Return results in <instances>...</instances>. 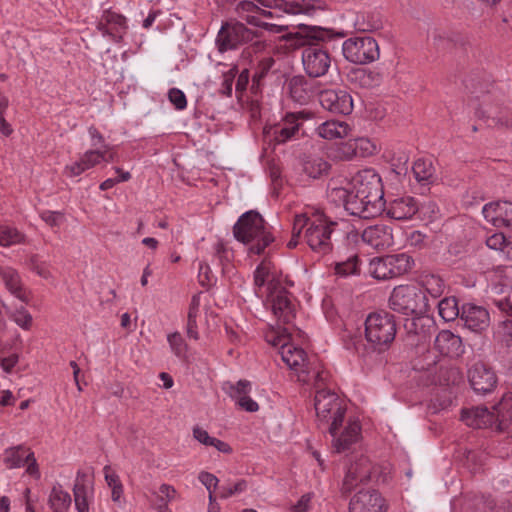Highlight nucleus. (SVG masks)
Returning a JSON list of instances; mask_svg holds the SVG:
<instances>
[{
	"instance_id": "17",
	"label": "nucleus",
	"mask_w": 512,
	"mask_h": 512,
	"mask_svg": "<svg viewBox=\"0 0 512 512\" xmlns=\"http://www.w3.org/2000/svg\"><path fill=\"white\" fill-rule=\"evenodd\" d=\"M287 90L291 99L301 105L309 103L319 95L316 83L303 75H294L287 81Z\"/></svg>"
},
{
	"instance_id": "59",
	"label": "nucleus",
	"mask_w": 512,
	"mask_h": 512,
	"mask_svg": "<svg viewBox=\"0 0 512 512\" xmlns=\"http://www.w3.org/2000/svg\"><path fill=\"white\" fill-rule=\"evenodd\" d=\"M505 241H506V236L501 232H497V233L492 234L491 236H489L486 239V245L490 249H493L496 251H502Z\"/></svg>"
},
{
	"instance_id": "28",
	"label": "nucleus",
	"mask_w": 512,
	"mask_h": 512,
	"mask_svg": "<svg viewBox=\"0 0 512 512\" xmlns=\"http://www.w3.org/2000/svg\"><path fill=\"white\" fill-rule=\"evenodd\" d=\"M235 78V94L236 97L241 100L249 84V69L247 67L240 68L238 65H233L229 71L226 72V97L232 95V85Z\"/></svg>"
},
{
	"instance_id": "52",
	"label": "nucleus",
	"mask_w": 512,
	"mask_h": 512,
	"mask_svg": "<svg viewBox=\"0 0 512 512\" xmlns=\"http://www.w3.org/2000/svg\"><path fill=\"white\" fill-rule=\"evenodd\" d=\"M81 156L83 157V159L86 162V167H89V169H91V168L99 165L101 162H103V157H104L100 148L87 150Z\"/></svg>"
},
{
	"instance_id": "41",
	"label": "nucleus",
	"mask_w": 512,
	"mask_h": 512,
	"mask_svg": "<svg viewBox=\"0 0 512 512\" xmlns=\"http://www.w3.org/2000/svg\"><path fill=\"white\" fill-rule=\"evenodd\" d=\"M2 307L5 309L7 316L19 327L24 330H29L31 328L33 317L25 307L21 306L20 308L11 310L4 302H2Z\"/></svg>"
},
{
	"instance_id": "58",
	"label": "nucleus",
	"mask_w": 512,
	"mask_h": 512,
	"mask_svg": "<svg viewBox=\"0 0 512 512\" xmlns=\"http://www.w3.org/2000/svg\"><path fill=\"white\" fill-rule=\"evenodd\" d=\"M168 342L174 352H183L189 348L188 344L184 342L182 335L178 332L169 334Z\"/></svg>"
},
{
	"instance_id": "48",
	"label": "nucleus",
	"mask_w": 512,
	"mask_h": 512,
	"mask_svg": "<svg viewBox=\"0 0 512 512\" xmlns=\"http://www.w3.org/2000/svg\"><path fill=\"white\" fill-rule=\"evenodd\" d=\"M198 478L209 492V501H215L216 495L214 493L219 482L218 478L208 472H201Z\"/></svg>"
},
{
	"instance_id": "27",
	"label": "nucleus",
	"mask_w": 512,
	"mask_h": 512,
	"mask_svg": "<svg viewBox=\"0 0 512 512\" xmlns=\"http://www.w3.org/2000/svg\"><path fill=\"white\" fill-rule=\"evenodd\" d=\"M254 284L257 293H270L280 287V282L276 280L274 273L271 271V262L263 260L254 272Z\"/></svg>"
},
{
	"instance_id": "62",
	"label": "nucleus",
	"mask_w": 512,
	"mask_h": 512,
	"mask_svg": "<svg viewBox=\"0 0 512 512\" xmlns=\"http://www.w3.org/2000/svg\"><path fill=\"white\" fill-rule=\"evenodd\" d=\"M25 464H27L26 472L29 475L35 477L36 479L40 478L39 468L33 452L27 453Z\"/></svg>"
},
{
	"instance_id": "10",
	"label": "nucleus",
	"mask_w": 512,
	"mask_h": 512,
	"mask_svg": "<svg viewBox=\"0 0 512 512\" xmlns=\"http://www.w3.org/2000/svg\"><path fill=\"white\" fill-rule=\"evenodd\" d=\"M301 61L305 74L313 79L325 76L332 64L329 51L318 43L302 50Z\"/></svg>"
},
{
	"instance_id": "39",
	"label": "nucleus",
	"mask_w": 512,
	"mask_h": 512,
	"mask_svg": "<svg viewBox=\"0 0 512 512\" xmlns=\"http://www.w3.org/2000/svg\"><path fill=\"white\" fill-rule=\"evenodd\" d=\"M438 314L445 321H454L461 317V310L455 297H445L438 303Z\"/></svg>"
},
{
	"instance_id": "4",
	"label": "nucleus",
	"mask_w": 512,
	"mask_h": 512,
	"mask_svg": "<svg viewBox=\"0 0 512 512\" xmlns=\"http://www.w3.org/2000/svg\"><path fill=\"white\" fill-rule=\"evenodd\" d=\"M236 240L247 246L250 254L260 255L274 242V236L259 212L249 210L243 213L233 226Z\"/></svg>"
},
{
	"instance_id": "1",
	"label": "nucleus",
	"mask_w": 512,
	"mask_h": 512,
	"mask_svg": "<svg viewBox=\"0 0 512 512\" xmlns=\"http://www.w3.org/2000/svg\"><path fill=\"white\" fill-rule=\"evenodd\" d=\"M324 383L315 386L314 407L318 426L327 429L332 437L333 449L340 453L356 443L361 435V426L357 419H348L345 424L346 409L340 398L330 390L322 388Z\"/></svg>"
},
{
	"instance_id": "18",
	"label": "nucleus",
	"mask_w": 512,
	"mask_h": 512,
	"mask_svg": "<svg viewBox=\"0 0 512 512\" xmlns=\"http://www.w3.org/2000/svg\"><path fill=\"white\" fill-rule=\"evenodd\" d=\"M482 214L493 226L512 229V202L497 201L487 203L482 208Z\"/></svg>"
},
{
	"instance_id": "54",
	"label": "nucleus",
	"mask_w": 512,
	"mask_h": 512,
	"mask_svg": "<svg viewBox=\"0 0 512 512\" xmlns=\"http://www.w3.org/2000/svg\"><path fill=\"white\" fill-rule=\"evenodd\" d=\"M476 512H489L495 507V502L490 496H475L473 504Z\"/></svg>"
},
{
	"instance_id": "21",
	"label": "nucleus",
	"mask_w": 512,
	"mask_h": 512,
	"mask_svg": "<svg viewBox=\"0 0 512 512\" xmlns=\"http://www.w3.org/2000/svg\"><path fill=\"white\" fill-rule=\"evenodd\" d=\"M460 320L469 330L481 332L489 326L490 318L485 308L468 303L462 306Z\"/></svg>"
},
{
	"instance_id": "50",
	"label": "nucleus",
	"mask_w": 512,
	"mask_h": 512,
	"mask_svg": "<svg viewBox=\"0 0 512 512\" xmlns=\"http://www.w3.org/2000/svg\"><path fill=\"white\" fill-rule=\"evenodd\" d=\"M409 155L406 152H399V155H393L390 159L393 170L397 174H405L408 170Z\"/></svg>"
},
{
	"instance_id": "37",
	"label": "nucleus",
	"mask_w": 512,
	"mask_h": 512,
	"mask_svg": "<svg viewBox=\"0 0 512 512\" xmlns=\"http://www.w3.org/2000/svg\"><path fill=\"white\" fill-rule=\"evenodd\" d=\"M71 496L60 485L54 486L50 492L48 503L54 512H67L71 505Z\"/></svg>"
},
{
	"instance_id": "61",
	"label": "nucleus",
	"mask_w": 512,
	"mask_h": 512,
	"mask_svg": "<svg viewBox=\"0 0 512 512\" xmlns=\"http://www.w3.org/2000/svg\"><path fill=\"white\" fill-rule=\"evenodd\" d=\"M88 133L91 137V146L94 147V149H103V145H107L105 143L103 135L97 130L96 127L90 126L88 128Z\"/></svg>"
},
{
	"instance_id": "30",
	"label": "nucleus",
	"mask_w": 512,
	"mask_h": 512,
	"mask_svg": "<svg viewBox=\"0 0 512 512\" xmlns=\"http://www.w3.org/2000/svg\"><path fill=\"white\" fill-rule=\"evenodd\" d=\"M265 341L273 348L284 350L289 346L286 352H305V348L290 345L291 336L286 332L285 329L281 328H270L265 332Z\"/></svg>"
},
{
	"instance_id": "35",
	"label": "nucleus",
	"mask_w": 512,
	"mask_h": 512,
	"mask_svg": "<svg viewBox=\"0 0 512 512\" xmlns=\"http://www.w3.org/2000/svg\"><path fill=\"white\" fill-rule=\"evenodd\" d=\"M462 346L461 337L452 333L450 330L440 331L435 339L437 352H457Z\"/></svg>"
},
{
	"instance_id": "25",
	"label": "nucleus",
	"mask_w": 512,
	"mask_h": 512,
	"mask_svg": "<svg viewBox=\"0 0 512 512\" xmlns=\"http://www.w3.org/2000/svg\"><path fill=\"white\" fill-rule=\"evenodd\" d=\"M304 112L287 113L282 122L272 129L274 140L280 144L290 140L299 130V120L304 119Z\"/></svg>"
},
{
	"instance_id": "12",
	"label": "nucleus",
	"mask_w": 512,
	"mask_h": 512,
	"mask_svg": "<svg viewBox=\"0 0 512 512\" xmlns=\"http://www.w3.org/2000/svg\"><path fill=\"white\" fill-rule=\"evenodd\" d=\"M298 29L297 32L288 33L283 36L287 48L291 50L304 49L308 45L314 44V41L324 42L330 40L333 36L331 30L320 26L300 24Z\"/></svg>"
},
{
	"instance_id": "38",
	"label": "nucleus",
	"mask_w": 512,
	"mask_h": 512,
	"mask_svg": "<svg viewBox=\"0 0 512 512\" xmlns=\"http://www.w3.org/2000/svg\"><path fill=\"white\" fill-rule=\"evenodd\" d=\"M330 169V164L320 157L308 158L303 163L304 173L312 179H318L326 175Z\"/></svg>"
},
{
	"instance_id": "40",
	"label": "nucleus",
	"mask_w": 512,
	"mask_h": 512,
	"mask_svg": "<svg viewBox=\"0 0 512 512\" xmlns=\"http://www.w3.org/2000/svg\"><path fill=\"white\" fill-rule=\"evenodd\" d=\"M28 452L31 451L22 445L8 448L4 452V463L9 469L20 468L25 465Z\"/></svg>"
},
{
	"instance_id": "43",
	"label": "nucleus",
	"mask_w": 512,
	"mask_h": 512,
	"mask_svg": "<svg viewBox=\"0 0 512 512\" xmlns=\"http://www.w3.org/2000/svg\"><path fill=\"white\" fill-rule=\"evenodd\" d=\"M355 26L359 31L372 32L382 27V22L378 15L364 13L357 17Z\"/></svg>"
},
{
	"instance_id": "56",
	"label": "nucleus",
	"mask_w": 512,
	"mask_h": 512,
	"mask_svg": "<svg viewBox=\"0 0 512 512\" xmlns=\"http://www.w3.org/2000/svg\"><path fill=\"white\" fill-rule=\"evenodd\" d=\"M41 219L51 227H58L64 220L63 213L59 211H43L40 213Z\"/></svg>"
},
{
	"instance_id": "29",
	"label": "nucleus",
	"mask_w": 512,
	"mask_h": 512,
	"mask_svg": "<svg viewBox=\"0 0 512 512\" xmlns=\"http://www.w3.org/2000/svg\"><path fill=\"white\" fill-rule=\"evenodd\" d=\"M254 33L240 22L226 21V50L235 49L238 46L252 41Z\"/></svg>"
},
{
	"instance_id": "13",
	"label": "nucleus",
	"mask_w": 512,
	"mask_h": 512,
	"mask_svg": "<svg viewBox=\"0 0 512 512\" xmlns=\"http://www.w3.org/2000/svg\"><path fill=\"white\" fill-rule=\"evenodd\" d=\"M373 471V465L365 455H355L349 462L343 480V490L350 492L358 484L368 481Z\"/></svg>"
},
{
	"instance_id": "8",
	"label": "nucleus",
	"mask_w": 512,
	"mask_h": 512,
	"mask_svg": "<svg viewBox=\"0 0 512 512\" xmlns=\"http://www.w3.org/2000/svg\"><path fill=\"white\" fill-rule=\"evenodd\" d=\"M282 362L299 382L317 385L325 383L328 372L322 369L317 354H280Z\"/></svg>"
},
{
	"instance_id": "11",
	"label": "nucleus",
	"mask_w": 512,
	"mask_h": 512,
	"mask_svg": "<svg viewBox=\"0 0 512 512\" xmlns=\"http://www.w3.org/2000/svg\"><path fill=\"white\" fill-rule=\"evenodd\" d=\"M351 188L364 194L368 200L385 205L384 191L381 177L373 169H365L356 173L351 182L348 183Z\"/></svg>"
},
{
	"instance_id": "63",
	"label": "nucleus",
	"mask_w": 512,
	"mask_h": 512,
	"mask_svg": "<svg viewBox=\"0 0 512 512\" xmlns=\"http://www.w3.org/2000/svg\"><path fill=\"white\" fill-rule=\"evenodd\" d=\"M493 304L501 313L507 316H512V302L509 298L504 297L501 299H495L493 300Z\"/></svg>"
},
{
	"instance_id": "2",
	"label": "nucleus",
	"mask_w": 512,
	"mask_h": 512,
	"mask_svg": "<svg viewBox=\"0 0 512 512\" xmlns=\"http://www.w3.org/2000/svg\"><path fill=\"white\" fill-rule=\"evenodd\" d=\"M426 285V289L416 285L396 286L389 297L390 309L406 316L424 315L429 309L426 292L434 298L438 297L442 293L443 282L432 276L426 280Z\"/></svg>"
},
{
	"instance_id": "6",
	"label": "nucleus",
	"mask_w": 512,
	"mask_h": 512,
	"mask_svg": "<svg viewBox=\"0 0 512 512\" xmlns=\"http://www.w3.org/2000/svg\"><path fill=\"white\" fill-rule=\"evenodd\" d=\"M512 417V394L505 395L490 411L486 407H475L463 410L461 419L472 428H495L498 431L507 429Z\"/></svg>"
},
{
	"instance_id": "9",
	"label": "nucleus",
	"mask_w": 512,
	"mask_h": 512,
	"mask_svg": "<svg viewBox=\"0 0 512 512\" xmlns=\"http://www.w3.org/2000/svg\"><path fill=\"white\" fill-rule=\"evenodd\" d=\"M344 58L353 64L365 65L379 58L377 41L370 36H356L346 39L342 44Z\"/></svg>"
},
{
	"instance_id": "60",
	"label": "nucleus",
	"mask_w": 512,
	"mask_h": 512,
	"mask_svg": "<svg viewBox=\"0 0 512 512\" xmlns=\"http://www.w3.org/2000/svg\"><path fill=\"white\" fill-rule=\"evenodd\" d=\"M235 405L239 409L250 413H254L259 410L258 403L254 401L249 395L247 397L239 398V401H237Z\"/></svg>"
},
{
	"instance_id": "24",
	"label": "nucleus",
	"mask_w": 512,
	"mask_h": 512,
	"mask_svg": "<svg viewBox=\"0 0 512 512\" xmlns=\"http://www.w3.org/2000/svg\"><path fill=\"white\" fill-rule=\"evenodd\" d=\"M73 493L77 511L89 512V500L93 495V486L91 478L86 473L78 471Z\"/></svg>"
},
{
	"instance_id": "32",
	"label": "nucleus",
	"mask_w": 512,
	"mask_h": 512,
	"mask_svg": "<svg viewBox=\"0 0 512 512\" xmlns=\"http://www.w3.org/2000/svg\"><path fill=\"white\" fill-rule=\"evenodd\" d=\"M363 261L358 254H351L346 259L336 261L333 264L334 275L338 278L360 276Z\"/></svg>"
},
{
	"instance_id": "14",
	"label": "nucleus",
	"mask_w": 512,
	"mask_h": 512,
	"mask_svg": "<svg viewBox=\"0 0 512 512\" xmlns=\"http://www.w3.org/2000/svg\"><path fill=\"white\" fill-rule=\"evenodd\" d=\"M427 207L434 212L436 204L428 202L425 206L420 208L419 203L414 197L403 196L392 200L387 207L384 206V211L387 216L395 220H408L411 219L420 209Z\"/></svg>"
},
{
	"instance_id": "42",
	"label": "nucleus",
	"mask_w": 512,
	"mask_h": 512,
	"mask_svg": "<svg viewBox=\"0 0 512 512\" xmlns=\"http://www.w3.org/2000/svg\"><path fill=\"white\" fill-rule=\"evenodd\" d=\"M25 240L24 235L16 228L10 226H0V245L8 247L16 244L23 243Z\"/></svg>"
},
{
	"instance_id": "46",
	"label": "nucleus",
	"mask_w": 512,
	"mask_h": 512,
	"mask_svg": "<svg viewBox=\"0 0 512 512\" xmlns=\"http://www.w3.org/2000/svg\"><path fill=\"white\" fill-rule=\"evenodd\" d=\"M194 438L204 445L216 447L219 451H224V443L216 438L210 437L206 430L195 427L193 429Z\"/></svg>"
},
{
	"instance_id": "22",
	"label": "nucleus",
	"mask_w": 512,
	"mask_h": 512,
	"mask_svg": "<svg viewBox=\"0 0 512 512\" xmlns=\"http://www.w3.org/2000/svg\"><path fill=\"white\" fill-rule=\"evenodd\" d=\"M274 315L284 323H289L293 319V305L288 297V292L283 287H278L267 294Z\"/></svg>"
},
{
	"instance_id": "7",
	"label": "nucleus",
	"mask_w": 512,
	"mask_h": 512,
	"mask_svg": "<svg viewBox=\"0 0 512 512\" xmlns=\"http://www.w3.org/2000/svg\"><path fill=\"white\" fill-rule=\"evenodd\" d=\"M327 197L335 205L343 206L350 215L362 219L374 218L384 211L381 203L368 200L364 194L360 196V193L349 185L329 186Z\"/></svg>"
},
{
	"instance_id": "16",
	"label": "nucleus",
	"mask_w": 512,
	"mask_h": 512,
	"mask_svg": "<svg viewBox=\"0 0 512 512\" xmlns=\"http://www.w3.org/2000/svg\"><path fill=\"white\" fill-rule=\"evenodd\" d=\"M384 499L374 489L358 491L350 500L349 512H385Z\"/></svg>"
},
{
	"instance_id": "19",
	"label": "nucleus",
	"mask_w": 512,
	"mask_h": 512,
	"mask_svg": "<svg viewBox=\"0 0 512 512\" xmlns=\"http://www.w3.org/2000/svg\"><path fill=\"white\" fill-rule=\"evenodd\" d=\"M468 379L477 393H488L496 386L495 372L482 362L475 363L468 371Z\"/></svg>"
},
{
	"instance_id": "55",
	"label": "nucleus",
	"mask_w": 512,
	"mask_h": 512,
	"mask_svg": "<svg viewBox=\"0 0 512 512\" xmlns=\"http://www.w3.org/2000/svg\"><path fill=\"white\" fill-rule=\"evenodd\" d=\"M198 280L203 287L211 286L215 282V277L210 267L202 262H199Z\"/></svg>"
},
{
	"instance_id": "20",
	"label": "nucleus",
	"mask_w": 512,
	"mask_h": 512,
	"mask_svg": "<svg viewBox=\"0 0 512 512\" xmlns=\"http://www.w3.org/2000/svg\"><path fill=\"white\" fill-rule=\"evenodd\" d=\"M127 28L126 18L110 9L103 12L97 24V29L102 32L103 35H108L115 42L122 40Z\"/></svg>"
},
{
	"instance_id": "49",
	"label": "nucleus",
	"mask_w": 512,
	"mask_h": 512,
	"mask_svg": "<svg viewBox=\"0 0 512 512\" xmlns=\"http://www.w3.org/2000/svg\"><path fill=\"white\" fill-rule=\"evenodd\" d=\"M89 170V167H86V162L85 160L83 159L82 156H80V158L70 164H67L65 167H64V175L67 176V177H77V176H80L82 173H84L85 171Z\"/></svg>"
},
{
	"instance_id": "15",
	"label": "nucleus",
	"mask_w": 512,
	"mask_h": 512,
	"mask_svg": "<svg viewBox=\"0 0 512 512\" xmlns=\"http://www.w3.org/2000/svg\"><path fill=\"white\" fill-rule=\"evenodd\" d=\"M319 102L325 110L335 114L348 115L353 110L352 96L345 90L320 91Z\"/></svg>"
},
{
	"instance_id": "26",
	"label": "nucleus",
	"mask_w": 512,
	"mask_h": 512,
	"mask_svg": "<svg viewBox=\"0 0 512 512\" xmlns=\"http://www.w3.org/2000/svg\"><path fill=\"white\" fill-rule=\"evenodd\" d=\"M0 278L6 289L24 303L29 302V295L22 283L18 271L10 266L0 265Z\"/></svg>"
},
{
	"instance_id": "23",
	"label": "nucleus",
	"mask_w": 512,
	"mask_h": 512,
	"mask_svg": "<svg viewBox=\"0 0 512 512\" xmlns=\"http://www.w3.org/2000/svg\"><path fill=\"white\" fill-rule=\"evenodd\" d=\"M362 240L376 249L389 248L394 244L392 228L382 224L369 226L364 229Z\"/></svg>"
},
{
	"instance_id": "47",
	"label": "nucleus",
	"mask_w": 512,
	"mask_h": 512,
	"mask_svg": "<svg viewBox=\"0 0 512 512\" xmlns=\"http://www.w3.org/2000/svg\"><path fill=\"white\" fill-rule=\"evenodd\" d=\"M27 267L42 278H49L50 272L45 262L41 261L38 255H32L26 262Z\"/></svg>"
},
{
	"instance_id": "33",
	"label": "nucleus",
	"mask_w": 512,
	"mask_h": 512,
	"mask_svg": "<svg viewBox=\"0 0 512 512\" xmlns=\"http://www.w3.org/2000/svg\"><path fill=\"white\" fill-rule=\"evenodd\" d=\"M351 127L345 121L329 120L320 124L317 133L327 140L342 139L349 136Z\"/></svg>"
},
{
	"instance_id": "57",
	"label": "nucleus",
	"mask_w": 512,
	"mask_h": 512,
	"mask_svg": "<svg viewBox=\"0 0 512 512\" xmlns=\"http://www.w3.org/2000/svg\"><path fill=\"white\" fill-rule=\"evenodd\" d=\"M176 496V490L167 484H162L156 493V502L168 504Z\"/></svg>"
},
{
	"instance_id": "64",
	"label": "nucleus",
	"mask_w": 512,
	"mask_h": 512,
	"mask_svg": "<svg viewBox=\"0 0 512 512\" xmlns=\"http://www.w3.org/2000/svg\"><path fill=\"white\" fill-rule=\"evenodd\" d=\"M501 328H502L503 341H505L507 346H509L510 343H512V320L511 319L504 320L502 322Z\"/></svg>"
},
{
	"instance_id": "53",
	"label": "nucleus",
	"mask_w": 512,
	"mask_h": 512,
	"mask_svg": "<svg viewBox=\"0 0 512 512\" xmlns=\"http://www.w3.org/2000/svg\"><path fill=\"white\" fill-rule=\"evenodd\" d=\"M368 69L354 68L349 74L348 78L350 82L359 85L360 87L367 88Z\"/></svg>"
},
{
	"instance_id": "36",
	"label": "nucleus",
	"mask_w": 512,
	"mask_h": 512,
	"mask_svg": "<svg viewBox=\"0 0 512 512\" xmlns=\"http://www.w3.org/2000/svg\"><path fill=\"white\" fill-rule=\"evenodd\" d=\"M412 171L417 182L422 185H429L435 180V168L429 159H417L412 166Z\"/></svg>"
},
{
	"instance_id": "3",
	"label": "nucleus",
	"mask_w": 512,
	"mask_h": 512,
	"mask_svg": "<svg viewBox=\"0 0 512 512\" xmlns=\"http://www.w3.org/2000/svg\"><path fill=\"white\" fill-rule=\"evenodd\" d=\"M336 226L337 223L323 212H316L312 216L296 215L297 233H303V241L314 253L321 256L333 250L332 233Z\"/></svg>"
},
{
	"instance_id": "31",
	"label": "nucleus",
	"mask_w": 512,
	"mask_h": 512,
	"mask_svg": "<svg viewBox=\"0 0 512 512\" xmlns=\"http://www.w3.org/2000/svg\"><path fill=\"white\" fill-rule=\"evenodd\" d=\"M237 15L250 24L262 26L259 23L257 14L265 17H272V12L259 8L253 1L243 0L232 4Z\"/></svg>"
},
{
	"instance_id": "51",
	"label": "nucleus",
	"mask_w": 512,
	"mask_h": 512,
	"mask_svg": "<svg viewBox=\"0 0 512 512\" xmlns=\"http://www.w3.org/2000/svg\"><path fill=\"white\" fill-rule=\"evenodd\" d=\"M168 99L177 110H183L187 106V99L184 92L178 88H171L168 91Z\"/></svg>"
},
{
	"instance_id": "5",
	"label": "nucleus",
	"mask_w": 512,
	"mask_h": 512,
	"mask_svg": "<svg viewBox=\"0 0 512 512\" xmlns=\"http://www.w3.org/2000/svg\"><path fill=\"white\" fill-rule=\"evenodd\" d=\"M366 348L374 352H387L394 349L397 342L395 316L387 311L371 312L365 319Z\"/></svg>"
},
{
	"instance_id": "45",
	"label": "nucleus",
	"mask_w": 512,
	"mask_h": 512,
	"mask_svg": "<svg viewBox=\"0 0 512 512\" xmlns=\"http://www.w3.org/2000/svg\"><path fill=\"white\" fill-rule=\"evenodd\" d=\"M252 389V384L248 380H239L235 385L230 386L229 396L236 403L239 398L247 397Z\"/></svg>"
},
{
	"instance_id": "34",
	"label": "nucleus",
	"mask_w": 512,
	"mask_h": 512,
	"mask_svg": "<svg viewBox=\"0 0 512 512\" xmlns=\"http://www.w3.org/2000/svg\"><path fill=\"white\" fill-rule=\"evenodd\" d=\"M384 259L392 278L408 273L414 264L413 258L406 253L386 255Z\"/></svg>"
},
{
	"instance_id": "44",
	"label": "nucleus",
	"mask_w": 512,
	"mask_h": 512,
	"mask_svg": "<svg viewBox=\"0 0 512 512\" xmlns=\"http://www.w3.org/2000/svg\"><path fill=\"white\" fill-rule=\"evenodd\" d=\"M385 263L387 262L385 261L384 256L371 259L368 269L369 274L377 280L392 279L388 266L385 265Z\"/></svg>"
}]
</instances>
